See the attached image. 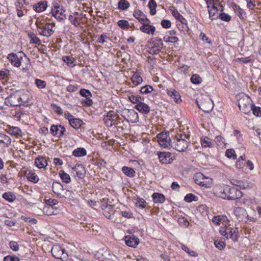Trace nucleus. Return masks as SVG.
<instances>
[{"label":"nucleus","instance_id":"obj_8","mask_svg":"<svg viewBox=\"0 0 261 261\" xmlns=\"http://www.w3.org/2000/svg\"><path fill=\"white\" fill-rule=\"evenodd\" d=\"M155 154L158 156L160 162L162 164H170L173 161V156L169 152L157 151Z\"/></svg>","mask_w":261,"mask_h":261},{"label":"nucleus","instance_id":"obj_32","mask_svg":"<svg viewBox=\"0 0 261 261\" xmlns=\"http://www.w3.org/2000/svg\"><path fill=\"white\" fill-rule=\"evenodd\" d=\"M227 231L228 233V238L231 239L234 242L238 241V231L236 229L231 228H228Z\"/></svg>","mask_w":261,"mask_h":261},{"label":"nucleus","instance_id":"obj_22","mask_svg":"<svg viewBox=\"0 0 261 261\" xmlns=\"http://www.w3.org/2000/svg\"><path fill=\"white\" fill-rule=\"evenodd\" d=\"M36 25L39 34L40 35L46 37L45 32H47L46 26L45 23L41 22L40 21H37L36 22Z\"/></svg>","mask_w":261,"mask_h":261},{"label":"nucleus","instance_id":"obj_38","mask_svg":"<svg viewBox=\"0 0 261 261\" xmlns=\"http://www.w3.org/2000/svg\"><path fill=\"white\" fill-rule=\"evenodd\" d=\"M45 203L46 204H47L49 206L47 207H45L44 208V212H45V210L46 208L47 209H50L51 208V210L53 209V206L54 205H55L56 204H57L58 203V201L56 199H49L48 200H46L45 201Z\"/></svg>","mask_w":261,"mask_h":261},{"label":"nucleus","instance_id":"obj_25","mask_svg":"<svg viewBox=\"0 0 261 261\" xmlns=\"http://www.w3.org/2000/svg\"><path fill=\"white\" fill-rule=\"evenodd\" d=\"M233 10L235 12L236 14L241 19H244V16L245 15L244 11L240 8V7L236 4H233L231 5Z\"/></svg>","mask_w":261,"mask_h":261},{"label":"nucleus","instance_id":"obj_3","mask_svg":"<svg viewBox=\"0 0 261 261\" xmlns=\"http://www.w3.org/2000/svg\"><path fill=\"white\" fill-rule=\"evenodd\" d=\"M225 196L220 195V196L225 199L237 200L242 197V192L235 188L226 187L224 189Z\"/></svg>","mask_w":261,"mask_h":261},{"label":"nucleus","instance_id":"obj_21","mask_svg":"<svg viewBox=\"0 0 261 261\" xmlns=\"http://www.w3.org/2000/svg\"><path fill=\"white\" fill-rule=\"evenodd\" d=\"M167 93L176 103H178L181 101L180 95L179 92L174 89H170L167 90Z\"/></svg>","mask_w":261,"mask_h":261},{"label":"nucleus","instance_id":"obj_59","mask_svg":"<svg viewBox=\"0 0 261 261\" xmlns=\"http://www.w3.org/2000/svg\"><path fill=\"white\" fill-rule=\"evenodd\" d=\"M215 246L219 250H222L225 246V244L223 241L216 240L214 242Z\"/></svg>","mask_w":261,"mask_h":261},{"label":"nucleus","instance_id":"obj_58","mask_svg":"<svg viewBox=\"0 0 261 261\" xmlns=\"http://www.w3.org/2000/svg\"><path fill=\"white\" fill-rule=\"evenodd\" d=\"M46 26L47 32H45L46 37H50L53 34L54 31L53 30V27H50L51 24L49 23H45Z\"/></svg>","mask_w":261,"mask_h":261},{"label":"nucleus","instance_id":"obj_39","mask_svg":"<svg viewBox=\"0 0 261 261\" xmlns=\"http://www.w3.org/2000/svg\"><path fill=\"white\" fill-rule=\"evenodd\" d=\"M148 7L150 8V13L154 15L156 13V3L154 0H150L148 3Z\"/></svg>","mask_w":261,"mask_h":261},{"label":"nucleus","instance_id":"obj_12","mask_svg":"<svg viewBox=\"0 0 261 261\" xmlns=\"http://www.w3.org/2000/svg\"><path fill=\"white\" fill-rule=\"evenodd\" d=\"M147 21V22L142 23V25L140 27V29L143 33L153 35L155 31V27L149 25L150 21L149 19Z\"/></svg>","mask_w":261,"mask_h":261},{"label":"nucleus","instance_id":"obj_26","mask_svg":"<svg viewBox=\"0 0 261 261\" xmlns=\"http://www.w3.org/2000/svg\"><path fill=\"white\" fill-rule=\"evenodd\" d=\"M152 197L154 203H163L165 200L164 195L159 193H154Z\"/></svg>","mask_w":261,"mask_h":261},{"label":"nucleus","instance_id":"obj_52","mask_svg":"<svg viewBox=\"0 0 261 261\" xmlns=\"http://www.w3.org/2000/svg\"><path fill=\"white\" fill-rule=\"evenodd\" d=\"M221 20L228 22L231 20V17L225 13H221L219 14V17Z\"/></svg>","mask_w":261,"mask_h":261},{"label":"nucleus","instance_id":"obj_41","mask_svg":"<svg viewBox=\"0 0 261 261\" xmlns=\"http://www.w3.org/2000/svg\"><path fill=\"white\" fill-rule=\"evenodd\" d=\"M190 80L191 82L194 84H199L202 81V78L197 74L192 75Z\"/></svg>","mask_w":261,"mask_h":261},{"label":"nucleus","instance_id":"obj_36","mask_svg":"<svg viewBox=\"0 0 261 261\" xmlns=\"http://www.w3.org/2000/svg\"><path fill=\"white\" fill-rule=\"evenodd\" d=\"M29 37L31 39V42L38 45L41 43L40 39L33 32H30L28 34Z\"/></svg>","mask_w":261,"mask_h":261},{"label":"nucleus","instance_id":"obj_18","mask_svg":"<svg viewBox=\"0 0 261 261\" xmlns=\"http://www.w3.org/2000/svg\"><path fill=\"white\" fill-rule=\"evenodd\" d=\"M234 214L237 217L239 221L241 222L245 220L247 215V213L244 208L242 207H237L234 211Z\"/></svg>","mask_w":261,"mask_h":261},{"label":"nucleus","instance_id":"obj_13","mask_svg":"<svg viewBox=\"0 0 261 261\" xmlns=\"http://www.w3.org/2000/svg\"><path fill=\"white\" fill-rule=\"evenodd\" d=\"M64 12L65 11L62 9H60L59 7L56 6L51 10L52 15L59 20H63L66 18Z\"/></svg>","mask_w":261,"mask_h":261},{"label":"nucleus","instance_id":"obj_28","mask_svg":"<svg viewBox=\"0 0 261 261\" xmlns=\"http://www.w3.org/2000/svg\"><path fill=\"white\" fill-rule=\"evenodd\" d=\"M11 143V138L2 133H0V144H4L6 147H8Z\"/></svg>","mask_w":261,"mask_h":261},{"label":"nucleus","instance_id":"obj_24","mask_svg":"<svg viewBox=\"0 0 261 261\" xmlns=\"http://www.w3.org/2000/svg\"><path fill=\"white\" fill-rule=\"evenodd\" d=\"M35 164L38 168H42L47 165L46 160L43 156H38L35 160Z\"/></svg>","mask_w":261,"mask_h":261},{"label":"nucleus","instance_id":"obj_48","mask_svg":"<svg viewBox=\"0 0 261 261\" xmlns=\"http://www.w3.org/2000/svg\"><path fill=\"white\" fill-rule=\"evenodd\" d=\"M62 59L63 61L66 63L70 67H73L75 65V64L74 63V60L72 58H70L68 56H64L63 57Z\"/></svg>","mask_w":261,"mask_h":261},{"label":"nucleus","instance_id":"obj_47","mask_svg":"<svg viewBox=\"0 0 261 261\" xmlns=\"http://www.w3.org/2000/svg\"><path fill=\"white\" fill-rule=\"evenodd\" d=\"M8 133L12 135L19 136L21 133V130L17 127H11L9 128Z\"/></svg>","mask_w":261,"mask_h":261},{"label":"nucleus","instance_id":"obj_61","mask_svg":"<svg viewBox=\"0 0 261 261\" xmlns=\"http://www.w3.org/2000/svg\"><path fill=\"white\" fill-rule=\"evenodd\" d=\"M63 191V197L66 198H69V199H72L73 198V192L71 191L70 190H66L64 191V190H62Z\"/></svg>","mask_w":261,"mask_h":261},{"label":"nucleus","instance_id":"obj_1","mask_svg":"<svg viewBox=\"0 0 261 261\" xmlns=\"http://www.w3.org/2000/svg\"><path fill=\"white\" fill-rule=\"evenodd\" d=\"M189 136L179 134L173 139L171 147L179 152L185 151L187 149L189 144Z\"/></svg>","mask_w":261,"mask_h":261},{"label":"nucleus","instance_id":"obj_40","mask_svg":"<svg viewBox=\"0 0 261 261\" xmlns=\"http://www.w3.org/2000/svg\"><path fill=\"white\" fill-rule=\"evenodd\" d=\"M201 144L204 147H211L212 145V143L208 137L201 138Z\"/></svg>","mask_w":261,"mask_h":261},{"label":"nucleus","instance_id":"obj_63","mask_svg":"<svg viewBox=\"0 0 261 261\" xmlns=\"http://www.w3.org/2000/svg\"><path fill=\"white\" fill-rule=\"evenodd\" d=\"M9 246L11 249L14 251H17L19 250V245L16 242L11 241L9 243Z\"/></svg>","mask_w":261,"mask_h":261},{"label":"nucleus","instance_id":"obj_42","mask_svg":"<svg viewBox=\"0 0 261 261\" xmlns=\"http://www.w3.org/2000/svg\"><path fill=\"white\" fill-rule=\"evenodd\" d=\"M116 113L113 111H110L108 113L107 116L105 117V120L107 121V120H109L111 121L110 125H112V123L114 121V119L113 118H114L116 116Z\"/></svg>","mask_w":261,"mask_h":261},{"label":"nucleus","instance_id":"obj_9","mask_svg":"<svg viewBox=\"0 0 261 261\" xmlns=\"http://www.w3.org/2000/svg\"><path fill=\"white\" fill-rule=\"evenodd\" d=\"M65 128L61 125H52L50 127V133L55 137L61 138L64 135Z\"/></svg>","mask_w":261,"mask_h":261},{"label":"nucleus","instance_id":"obj_37","mask_svg":"<svg viewBox=\"0 0 261 261\" xmlns=\"http://www.w3.org/2000/svg\"><path fill=\"white\" fill-rule=\"evenodd\" d=\"M128 99L133 103H136V105H138L142 101V100L143 98L140 95H132L128 96Z\"/></svg>","mask_w":261,"mask_h":261},{"label":"nucleus","instance_id":"obj_31","mask_svg":"<svg viewBox=\"0 0 261 261\" xmlns=\"http://www.w3.org/2000/svg\"><path fill=\"white\" fill-rule=\"evenodd\" d=\"M72 154L76 157L84 156L87 154V152L84 148H77L73 151Z\"/></svg>","mask_w":261,"mask_h":261},{"label":"nucleus","instance_id":"obj_44","mask_svg":"<svg viewBox=\"0 0 261 261\" xmlns=\"http://www.w3.org/2000/svg\"><path fill=\"white\" fill-rule=\"evenodd\" d=\"M118 25L122 29H128L130 25L128 21L125 20H120L117 22Z\"/></svg>","mask_w":261,"mask_h":261},{"label":"nucleus","instance_id":"obj_27","mask_svg":"<svg viewBox=\"0 0 261 261\" xmlns=\"http://www.w3.org/2000/svg\"><path fill=\"white\" fill-rule=\"evenodd\" d=\"M122 171L128 177H133L135 176V171L132 168L124 166L122 168Z\"/></svg>","mask_w":261,"mask_h":261},{"label":"nucleus","instance_id":"obj_49","mask_svg":"<svg viewBox=\"0 0 261 261\" xmlns=\"http://www.w3.org/2000/svg\"><path fill=\"white\" fill-rule=\"evenodd\" d=\"M226 156L228 158H232L236 159L237 158V155L235 151L233 149H227L225 152Z\"/></svg>","mask_w":261,"mask_h":261},{"label":"nucleus","instance_id":"obj_23","mask_svg":"<svg viewBox=\"0 0 261 261\" xmlns=\"http://www.w3.org/2000/svg\"><path fill=\"white\" fill-rule=\"evenodd\" d=\"M47 2L43 1L40 2L33 6V9L37 12H41L44 11L47 7Z\"/></svg>","mask_w":261,"mask_h":261},{"label":"nucleus","instance_id":"obj_29","mask_svg":"<svg viewBox=\"0 0 261 261\" xmlns=\"http://www.w3.org/2000/svg\"><path fill=\"white\" fill-rule=\"evenodd\" d=\"M172 141V140H171L169 137L167 138H162V139H160L158 140L159 144L165 148L168 147V146H171Z\"/></svg>","mask_w":261,"mask_h":261},{"label":"nucleus","instance_id":"obj_11","mask_svg":"<svg viewBox=\"0 0 261 261\" xmlns=\"http://www.w3.org/2000/svg\"><path fill=\"white\" fill-rule=\"evenodd\" d=\"M124 240L127 246L133 248H136L139 243V239L134 235L125 236Z\"/></svg>","mask_w":261,"mask_h":261},{"label":"nucleus","instance_id":"obj_20","mask_svg":"<svg viewBox=\"0 0 261 261\" xmlns=\"http://www.w3.org/2000/svg\"><path fill=\"white\" fill-rule=\"evenodd\" d=\"M134 16L141 23L148 22L147 21L148 19L140 10L137 9L135 10L134 12Z\"/></svg>","mask_w":261,"mask_h":261},{"label":"nucleus","instance_id":"obj_54","mask_svg":"<svg viewBox=\"0 0 261 261\" xmlns=\"http://www.w3.org/2000/svg\"><path fill=\"white\" fill-rule=\"evenodd\" d=\"M163 39H164V41L166 42H172V43L176 42L178 40V38L175 36H171L170 37V36H166L164 37Z\"/></svg>","mask_w":261,"mask_h":261},{"label":"nucleus","instance_id":"obj_4","mask_svg":"<svg viewBox=\"0 0 261 261\" xmlns=\"http://www.w3.org/2000/svg\"><path fill=\"white\" fill-rule=\"evenodd\" d=\"M21 92H15L11 94L5 100V103L11 107H18L21 106Z\"/></svg>","mask_w":261,"mask_h":261},{"label":"nucleus","instance_id":"obj_55","mask_svg":"<svg viewBox=\"0 0 261 261\" xmlns=\"http://www.w3.org/2000/svg\"><path fill=\"white\" fill-rule=\"evenodd\" d=\"M35 84L39 89L44 88L46 86V82L44 81L38 79L35 80Z\"/></svg>","mask_w":261,"mask_h":261},{"label":"nucleus","instance_id":"obj_60","mask_svg":"<svg viewBox=\"0 0 261 261\" xmlns=\"http://www.w3.org/2000/svg\"><path fill=\"white\" fill-rule=\"evenodd\" d=\"M80 94L85 97H89L92 96V94L89 90L85 89H81L80 91Z\"/></svg>","mask_w":261,"mask_h":261},{"label":"nucleus","instance_id":"obj_56","mask_svg":"<svg viewBox=\"0 0 261 261\" xmlns=\"http://www.w3.org/2000/svg\"><path fill=\"white\" fill-rule=\"evenodd\" d=\"M146 201L143 198H138L136 202V206L142 208H144L146 206Z\"/></svg>","mask_w":261,"mask_h":261},{"label":"nucleus","instance_id":"obj_5","mask_svg":"<svg viewBox=\"0 0 261 261\" xmlns=\"http://www.w3.org/2000/svg\"><path fill=\"white\" fill-rule=\"evenodd\" d=\"M51 252L53 256L56 258L62 260H66L68 259V255L66 250L58 245H54L53 247Z\"/></svg>","mask_w":261,"mask_h":261},{"label":"nucleus","instance_id":"obj_35","mask_svg":"<svg viewBox=\"0 0 261 261\" xmlns=\"http://www.w3.org/2000/svg\"><path fill=\"white\" fill-rule=\"evenodd\" d=\"M129 6V3L126 0H120L118 4V8L122 10L127 9Z\"/></svg>","mask_w":261,"mask_h":261},{"label":"nucleus","instance_id":"obj_53","mask_svg":"<svg viewBox=\"0 0 261 261\" xmlns=\"http://www.w3.org/2000/svg\"><path fill=\"white\" fill-rule=\"evenodd\" d=\"M251 111H252V112L255 116H256L257 117L261 116V108L260 107H255L253 105L252 107Z\"/></svg>","mask_w":261,"mask_h":261},{"label":"nucleus","instance_id":"obj_19","mask_svg":"<svg viewBox=\"0 0 261 261\" xmlns=\"http://www.w3.org/2000/svg\"><path fill=\"white\" fill-rule=\"evenodd\" d=\"M134 108L144 114H148L150 111L149 107L142 101L138 105H135Z\"/></svg>","mask_w":261,"mask_h":261},{"label":"nucleus","instance_id":"obj_51","mask_svg":"<svg viewBox=\"0 0 261 261\" xmlns=\"http://www.w3.org/2000/svg\"><path fill=\"white\" fill-rule=\"evenodd\" d=\"M142 81L143 79L140 76L137 74L133 75L132 77V82L134 84L136 85H139L141 84Z\"/></svg>","mask_w":261,"mask_h":261},{"label":"nucleus","instance_id":"obj_64","mask_svg":"<svg viewBox=\"0 0 261 261\" xmlns=\"http://www.w3.org/2000/svg\"><path fill=\"white\" fill-rule=\"evenodd\" d=\"M4 261H19V258L16 256L8 255L4 257Z\"/></svg>","mask_w":261,"mask_h":261},{"label":"nucleus","instance_id":"obj_17","mask_svg":"<svg viewBox=\"0 0 261 261\" xmlns=\"http://www.w3.org/2000/svg\"><path fill=\"white\" fill-rule=\"evenodd\" d=\"M8 59L14 66L18 67L20 66L21 57L19 58L16 54L12 53L8 55Z\"/></svg>","mask_w":261,"mask_h":261},{"label":"nucleus","instance_id":"obj_16","mask_svg":"<svg viewBox=\"0 0 261 261\" xmlns=\"http://www.w3.org/2000/svg\"><path fill=\"white\" fill-rule=\"evenodd\" d=\"M195 183L200 186L206 187L207 183L205 181L206 177L201 173L196 174L194 176Z\"/></svg>","mask_w":261,"mask_h":261},{"label":"nucleus","instance_id":"obj_7","mask_svg":"<svg viewBox=\"0 0 261 261\" xmlns=\"http://www.w3.org/2000/svg\"><path fill=\"white\" fill-rule=\"evenodd\" d=\"M206 3L208 5V8H210V5L212 4V7L208 10L209 13V17L212 20H215L218 18L219 14L218 15L217 13L218 11V9L217 8V5H219L220 4L218 2H214L213 1H207Z\"/></svg>","mask_w":261,"mask_h":261},{"label":"nucleus","instance_id":"obj_45","mask_svg":"<svg viewBox=\"0 0 261 261\" xmlns=\"http://www.w3.org/2000/svg\"><path fill=\"white\" fill-rule=\"evenodd\" d=\"M152 45L153 46L162 50L163 46L162 40L160 38H155V40L152 42Z\"/></svg>","mask_w":261,"mask_h":261},{"label":"nucleus","instance_id":"obj_43","mask_svg":"<svg viewBox=\"0 0 261 261\" xmlns=\"http://www.w3.org/2000/svg\"><path fill=\"white\" fill-rule=\"evenodd\" d=\"M27 178L34 183H37L39 180L38 176L34 172H30L27 175Z\"/></svg>","mask_w":261,"mask_h":261},{"label":"nucleus","instance_id":"obj_14","mask_svg":"<svg viewBox=\"0 0 261 261\" xmlns=\"http://www.w3.org/2000/svg\"><path fill=\"white\" fill-rule=\"evenodd\" d=\"M103 207H104L102 208L104 216L108 219H111L112 216L114 215L115 212L114 206L107 203L106 205L103 204Z\"/></svg>","mask_w":261,"mask_h":261},{"label":"nucleus","instance_id":"obj_6","mask_svg":"<svg viewBox=\"0 0 261 261\" xmlns=\"http://www.w3.org/2000/svg\"><path fill=\"white\" fill-rule=\"evenodd\" d=\"M196 103L198 108L205 113H210L213 109V102L208 97L200 101H196Z\"/></svg>","mask_w":261,"mask_h":261},{"label":"nucleus","instance_id":"obj_15","mask_svg":"<svg viewBox=\"0 0 261 261\" xmlns=\"http://www.w3.org/2000/svg\"><path fill=\"white\" fill-rule=\"evenodd\" d=\"M232 184L240 187L241 189H247L252 188V184L248 182L247 180H239L237 179H232L231 181Z\"/></svg>","mask_w":261,"mask_h":261},{"label":"nucleus","instance_id":"obj_33","mask_svg":"<svg viewBox=\"0 0 261 261\" xmlns=\"http://www.w3.org/2000/svg\"><path fill=\"white\" fill-rule=\"evenodd\" d=\"M3 198L9 202H12L16 199L15 195L12 192H5L3 194Z\"/></svg>","mask_w":261,"mask_h":261},{"label":"nucleus","instance_id":"obj_2","mask_svg":"<svg viewBox=\"0 0 261 261\" xmlns=\"http://www.w3.org/2000/svg\"><path fill=\"white\" fill-rule=\"evenodd\" d=\"M238 105L243 113L249 114L251 112L253 105L249 96L244 95L239 99Z\"/></svg>","mask_w":261,"mask_h":261},{"label":"nucleus","instance_id":"obj_57","mask_svg":"<svg viewBox=\"0 0 261 261\" xmlns=\"http://www.w3.org/2000/svg\"><path fill=\"white\" fill-rule=\"evenodd\" d=\"M215 141L218 146H223L225 145V139L221 136L216 137Z\"/></svg>","mask_w":261,"mask_h":261},{"label":"nucleus","instance_id":"obj_10","mask_svg":"<svg viewBox=\"0 0 261 261\" xmlns=\"http://www.w3.org/2000/svg\"><path fill=\"white\" fill-rule=\"evenodd\" d=\"M72 170L74 175L78 177L80 179L83 178L85 176L86 170L82 164H76L72 168Z\"/></svg>","mask_w":261,"mask_h":261},{"label":"nucleus","instance_id":"obj_46","mask_svg":"<svg viewBox=\"0 0 261 261\" xmlns=\"http://www.w3.org/2000/svg\"><path fill=\"white\" fill-rule=\"evenodd\" d=\"M153 89L152 86L149 85H146L141 87L140 92L141 94H148L151 92Z\"/></svg>","mask_w":261,"mask_h":261},{"label":"nucleus","instance_id":"obj_30","mask_svg":"<svg viewBox=\"0 0 261 261\" xmlns=\"http://www.w3.org/2000/svg\"><path fill=\"white\" fill-rule=\"evenodd\" d=\"M69 123L72 127L77 129L82 125L83 121L79 118H73L69 120Z\"/></svg>","mask_w":261,"mask_h":261},{"label":"nucleus","instance_id":"obj_62","mask_svg":"<svg viewBox=\"0 0 261 261\" xmlns=\"http://www.w3.org/2000/svg\"><path fill=\"white\" fill-rule=\"evenodd\" d=\"M68 19L70 21L71 23L74 26L77 27L80 25V23L78 22L77 17H74L72 15H70L68 17Z\"/></svg>","mask_w":261,"mask_h":261},{"label":"nucleus","instance_id":"obj_34","mask_svg":"<svg viewBox=\"0 0 261 261\" xmlns=\"http://www.w3.org/2000/svg\"><path fill=\"white\" fill-rule=\"evenodd\" d=\"M59 174L63 182L67 184L70 182L71 179L69 175L65 173L63 170H61Z\"/></svg>","mask_w":261,"mask_h":261},{"label":"nucleus","instance_id":"obj_50","mask_svg":"<svg viewBox=\"0 0 261 261\" xmlns=\"http://www.w3.org/2000/svg\"><path fill=\"white\" fill-rule=\"evenodd\" d=\"M197 197L192 193L187 194L184 198V200L187 202H191L193 200L196 201Z\"/></svg>","mask_w":261,"mask_h":261}]
</instances>
